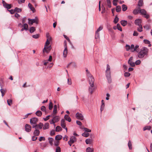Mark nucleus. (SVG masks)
I'll return each mask as SVG.
<instances>
[{
  "mask_svg": "<svg viewBox=\"0 0 152 152\" xmlns=\"http://www.w3.org/2000/svg\"><path fill=\"white\" fill-rule=\"evenodd\" d=\"M120 22L121 25L124 26H125L127 23V22L126 20H122Z\"/></svg>",
  "mask_w": 152,
  "mask_h": 152,
  "instance_id": "nucleus-21",
  "label": "nucleus"
},
{
  "mask_svg": "<svg viewBox=\"0 0 152 152\" xmlns=\"http://www.w3.org/2000/svg\"><path fill=\"white\" fill-rule=\"evenodd\" d=\"M43 126V124L42 123H40L39 124H37V129H41Z\"/></svg>",
  "mask_w": 152,
  "mask_h": 152,
  "instance_id": "nucleus-22",
  "label": "nucleus"
},
{
  "mask_svg": "<svg viewBox=\"0 0 152 152\" xmlns=\"http://www.w3.org/2000/svg\"><path fill=\"white\" fill-rule=\"evenodd\" d=\"M62 138V136L60 135H57L55 137V139L56 140H58Z\"/></svg>",
  "mask_w": 152,
  "mask_h": 152,
  "instance_id": "nucleus-31",
  "label": "nucleus"
},
{
  "mask_svg": "<svg viewBox=\"0 0 152 152\" xmlns=\"http://www.w3.org/2000/svg\"><path fill=\"white\" fill-rule=\"evenodd\" d=\"M108 7L110 8L111 7V3L110 0H106Z\"/></svg>",
  "mask_w": 152,
  "mask_h": 152,
  "instance_id": "nucleus-40",
  "label": "nucleus"
},
{
  "mask_svg": "<svg viewBox=\"0 0 152 152\" xmlns=\"http://www.w3.org/2000/svg\"><path fill=\"white\" fill-rule=\"evenodd\" d=\"M141 22V20L140 19H136L135 20V24L137 25H139Z\"/></svg>",
  "mask_w": 152,
  "mask_h": 152,
  "instance_id": "nucleus-25",
  "label": "nucleus"
},
{
  "mask_svg": "<svg viewBox=\"0 0 152 152\" xmlns=\"http://www.w3.org/2000/svg\"><path fill=\"white\" fill-rule=\"evenodd\" d=\"M49 124L48 123H46L45 124L43 127V129L44 130L47 129L49 128Z\"/></svg>",
  "mask_w": 152,
  "mask_h": 152,
  "instance_id": "nucleus-24",
  "label": "nucleus"
},
{
  "mask_svg": "<svg viewBox=\"0 0 152 152\" xmlns=\"http://www.w3.org/2000/svg\"><path fill=\"white\" fill-rule=\"evenodd\" d=\"M106 75L108 80V83H109L112 82V80L111 77L110 71V67L108 64L107 65V69L106 70Z\"/></svg>",
  "mask_w": 152,
  "mask_h": 152,
  "instance_id": "nucleus-3",
  "label": "nucleus"
},
{
  "mask_svg": "<svg viewBox=\"0 0 152 152\" xmlns=\"http://www.w3.org/2000/svg\"><path fill=\"white\" fill-rule=\"evenodd\" d=\"M118 0H113V4L114 6H116L117 5V2Z\"/></svg>",
  "mask_w": 152,
  "mask_h": 152,
  "instance_id": "nucleus-60",
  "label": "nucleus"
},
{
  "mask_svg": "<svg viewBox=\"0 0 152 152\" xmlns=\"http://www.w3.org/2000/svg\"><path fill=\"white\" fill-rule=\"evenodd\" d=\"M28 24L30 25H32L34 23H36L37 24L38 23V21L37 18H35L34 19H28Z\"/></svg>",
  "mask_w": 152,
  "mask_h": 152,
  "instance_id": "nucleus-6",
  "label": "nucleus"
},
{
  "mask_svg": "<svg viewBox=\"0 0 152 152\" xmlns=\"http://www.w3.org/2000/svg\"><path fill=\"white\" fill-rule=\"evenodd\" d=\"M76 141V138L74 136H72L70 139V140L68 142V143L70 146Z\"/></svg>",
  "mask_w": 152,
  "mask_h": 152,
  "instance_id": "nucleus-5",
  "label": "nucleus"
},
{
  "mask_svg": "<svg viewBox=\"0 0 152 152\" xmlns=\"http://www.w3.org/2000/svg\"><path fill=\"white\" fill-rule=\"evenodd\" d=\"M23 28L21 30V31H23L24 30H28V26L27 24L26 23H24L23 25Z\"/></svg>",
  "mask_w": 152,
  "mask_h": 152,
  "instance_id": "nucleus-19",
  "label": "nucleus"
},
{
  "mask_svg": "<svg viewBox=\"0 0 152 152\" xmlns=\"http://www.w3.org/2000/svg\"><path fill=\"white\" fill-rule=\"evenodd\" d=\"M0 91L1 93V95H2V96L3 97V96H4V94L6 93V89H2L1 88L0 89Z\"/></svg>",
  "mask_w": 152,
  "mask_h": 152,
  "instance_id": "nucleus-27",
  "label": "nucleus"
},
{
  "mask_svg": "<svg viewBox=\"0 0 152 152\" xmlns=\"http://www.w3.org/2000/svg\"><path fill=\"white\" fill-rule=\"evenodd\" d=\"M40 145L41 146V148L42 149H43L46 146V144H44L43 145H42V143H40Z\"/></svg>",
  "mask_w": 152,
  "mask_h": 152,
  "instance_id": "nucleus-61",
  "label": "nucleus"
},
{
  "mask_svg": "<svg viewBox=\"0 0 152 152\" xmlns=\"http://www.w3.org/2000/svg\"><path fill=\"white\" fill-rule=\"evenodd\" d=\"M61 124L62 127L63 129H65L67 132V128L66 127V123L65 122V120L64 119H62L61 120Z\"/></svg>",
  "mask_w": 152,
  "mask_h": 152,
  "instance_id": "nucleus-8",
  "label": "nucleus"
},
{
  "mask_svg": "<svg viewBox=\"0 0 152 152\" xmlns=\"http://www.w3.org/2000/svg\"><path fill=\"white\" fill-rule=\"evenodd\" d=\"M117 29H118V30L122 31V29L121 27L120 26V25L119 23H118L117 25Z\"/></svg>",
  "mask_w": 152,
  "mask_h": 152,
  "instance_id": "nucleus-44",
  "label": "nucleus"
},
{
  "mask_svg": "<svg viewBox=\"0 0 152 152\" xmlns=\"http://www.w3.org/2000/svg\"><path fill=\"white\" fill-rule=\"evenodd\" d=\"M82 135L84 137H88L89 135L88 133H83L82 134Z\"/></svg>",
  "mask_w": 152,
  "mask_h": 152,
  "instance_id": "nucleus-46",
  "label": "nucleus"
},
{
  "mask_svg": "<svg viewBox=\"0 0 152 152\" xmlns=\"http://www.w3.org/2000/svg\"><path fill=\"white\" fill-rule=\"evenodd\" d=\"M130 74L128 72H125L124 73V75L125 77H128L130 76Z\"/></svg>",
  "mask_w": 152,
  "mask_h": 152,
  "instance_id": "nucleus-56",
  "label": "nucleus"
},
{
  "mask_svg": "<svg viewBox=\"0 0 152 152\" xmlns=\"http://www.w3.org/2000/svg\"><path fill=\"white\" fill-rule=\"evenodd\" d=\"M116 11L117 12H119L121 10V7L119 6H117L115 9Z\"/></svg>",
  "mask_w": 152,
  "mask_h": 152,
  "instance_id": "nucleus-32",
  "label": "nucleus"
},
{
  "mask_svg": "<svg viewBox=\"0 0 152 152\" xmlns=\"http://www.w3.org/2000/svg\"><path fill=\"white\" fill-rule=\"evenodd\" d=\"M128 146L129 147V148L130 150H131L132 149V143L130 140H129L128 142Z\"/></svg>",
  "mask_w": 152,
  "mask_h": 152,
  "instance_id": "nucleus-37",
  "label": "nucleus"
},
{
  "mask_svg": "<svg viewBox=\"0 0 152 152\" xmlns=\"http://www.w3.org/2000/svg\"><path fill=\"white\" fill-rule=\"evenodd\" d=\"M25 129L26 132H29L31 131V127L30 125L26 124L25 126Z\"/></svg>",
  "mask_w": 152,
  "mask_h": 152,
  "instance_id": "nucleus-12",
  "label": "nucleus"
},
{
  "mask_svg": "<svg viewBox=\"0 0 152 152\" xmlns=\"http://www.w3.org/2000/svg\"><path fill=\"white\" fill-rule=\"evenodd\" d=\"M40 131L37 129H36L34 130V134L35 136H38L39 134Z\"/></svg>",
  "mask_w": 152,
  "mask_h": 152,
  "instance_id": "nucleus-18",
  "label": "nucleus"
},
{
  "mask_svg": "<svg viewBox=\"0 0 152 152\" xmlns=\"http://www.w3.org/2000/svg\"><path fill=\"white\" fill-rule=\"evenodd\" d=\"M102 28H103L102 27L100 26L97 29V30L96 32H99L100 31H101V30H102Z\"/></svg>",
  "mask_w": 152,
  "mask_h": 152,
  "instance_id": "nucleus-64",
  "label": "nucleus"
},
{
  "mask_svg": "<svg viewBox=\"0 0 152 152\" xmlns=\"http://www.w3.org/2000/svg\"><path fill=\"white\" fill-rule=\"evenodd\" d=\"M126 49L127 51H129L130 50V46L128 45H126Z\"/></svg>",
  "mask_w": 152,
  "mask_h": 152,
  "instance_id": "nucleus-54",
  "label": "nucleus"
},
{
  "mask_svg": "<svg viewBox=\"0 0 152 152\" xmlns=\"http://www.w3.org/2000/svg\"><path fill=\"white\" fill-rule=\"evenodd\" d=\"M8 104L10 106L12 103V101L11 99H8L7 100Z\"/></svg>",
  "mask_w": 152,
  "mask_h": 152,
  "instance_id": "nucleus-51",
  "label": "nucleus"
},
{
  "mask_svg": "<svg viewBox=\"0 0 152 152\" xmlns=\"http://www.w3.org/2000/svg\"><path fill=\"white\" fill-rule=\"evenodd\" d=\"M39 37V34H37L35 35H33L32 36V37L35 39H38Z\"/></svg>",
  "mask_w": 152,
  "mask_h": 152,
  "instance_id": "nucleus-48",
  "label": "nucleus"
},
{
  "mask_svg": "<svg viewBox=\"0 0 152 152\" xmlns=\"http://www.w3.org/2000/svg\"><path fill=\"white\" fill-rule=\"evenodd\" d=\"M76 117L78 119L82 120H83L84 118L82 114L78 113H77L76 114Z\"/></svg>",
  "mask_w": 152,
  "mask_h": 152,
  "instance_id": "nucleus-11",
  "label": "nucleus"
},
{
  "mask_svg": "<svg viewBox=\"0 0 152 152\" xmlns=\"http://www.w3.org/2000/svg\"><path fill=\"white\" fill-rule=\"evenodd\" d=\"M134 45L133 44L131 46H130V50H131V51L132 52H134V51H133V50L134 49Z\"/></svg>",
  "mask_w": 152,
  "mask_h": 152,
  "instance_id": "nucleus-59",
  "label": "nucleus"
},
{
  "mask_svg": "<svg viewBox=\"0 0 152 152\" xmlns=\"http://www.w3.org/2000/svg\"><path fill=\"white\" fill-rule=\"evenodd\" d=\"M51 49V45L49 46H45L43 50V53L45 52L46 53H48L50 51Z\"/></svg>",
  "mask_w": 152,
  "mask_h": 152,
  "instance_id": "nucleus-7",
  "label": "nucleus"
},
{
  "mask_svg": "<svg viewBox=\"0 0 152 152\" xmlns=\"http://www.w3.org/2000/svg\"><path fill=\"white\" fill-rule=\"evenodd\" d=\"M48 140L50 145H52L53 144V138L51 137H49Z\"/></svg>",
  "mask_w": 152,
  "mask_h": 152,
  "instance_id": "nucleus-33",
  "label": "nucleus"
},
{
  "mask_svg": "<svg viewBox=\"0 0 152 152\" xmlns=\"http://www.w3.org/2000/svg\"><path fill=\"white\" fill-rule=\"evenodd\" d=\"M94 78H91L89 80V84L90 86L89 87L88 90L91 94H92L95 89V87L94 86Z\"/></svg>",
  "mask_w": 152,
  "mask_h": 152,
  "instance_id": "nucleus-2",
  "label": "nucleus"
},
{
  "mask_svg": "<svg viewBox=\"0 0 152 152\" xmlns=\"http://www.w3.org/2000/svg\"><path fill=\"white\" fill-rule=\"evenodd\" d=\"M38 121V119L36 118H33L30 119V123L32 125L33 124H36Z\"/></svg>",
  "mask_w": 152,
  "mask_h": 152,
  "instance_id": "nucleus-9",
  "label": "nucleus"
},
{
  "mask_svg": "<svg viewBox=\"0 0 152 152\" xmlns=\"http://www.w3.org/2000/svg\"><path fill=\"white\" fill-rule=\"evenodd\" d=\"M144 27L146 29V30H148L150 28V25H146L144 26Z\"/></svg>",
  "mask_w": 152,
  "mask_h": 152,
  "instance_id": "nucleus-52",
  "label": "nucleus"
},
{
  "mask_svg": "<svg viewBox=\"0 0 152 152\" xmlns=\"http://www.w3.org/2000/svg\"><path fill=\"white\" fill-rule=\"evenodd\" d=\"M92 140L90 139H87L86 141V144H90L92 142Z\"/></svg>",
  "mask_w": 152,
  "mask_h": 152,
  "instance_id": "nucleus-28",
  "label": "nucleus"
},
{
  "mask_svg": "<svg viewBox=\"0 0 152 152\" xmlns=\"http://www.w3.org/2000/svg\"><path fill=\"white\" fill-rule=\"evenodd\" d=\"M53 107V103L51 102H50L49 106V109L50 110H52Z\"/></svg>",
  "mask_w": 152,
  "mask_h": 152,
  "instance_id": "nucleus-45",
  "label": "nucleus"
},
{
  "mask_svg": "<svg viewBox=\"0 0 152 152\" xmlns=\"http://www.w3.org/2000/svg\"><path fill=\"white\" fill-rule=\"evenodd\" d=\"M144 42L145 43V44H150V42L147 40V39H144Z\"/></svg>",
  "mask_w": 152,
  "mask_h": 152,
  "instance_id": "nucleus-63",
  "label": "nucleus"
},
{
  "mask_svg": "<svg viewBox=\"0 0 152 152\" xmlns=\"http://www.w3.org/2000/svg\"><path fill=\"white\" fill-rule=\"evenodd\" d=\"M28 6L30 9L33 11V12H35V10L34 8L30 3H28Z\"/></svg>",
  "mask_w": 152,
  "mask_h": 152,
  "instance_id": "nucleus-16",
  "label": "nucleus"
},
{
  "mask_svg": "<svg viewBox=\"0 0 152 152\" xmlns=\"http://www.w3.org/2000/svg\"><path fill=\"white\" fill-rule=\"evenodd\" d=\"M64 46L65 48L64 51L63 55L64 57L65 58L66 57L67 55V50L66 44Z\"/></svg>",
  "mask_w": 152,
  "mask_h": 152,
  "instance_id": "nucleus-13",
  "label": "nucleus"
},
{
  "mask_svg": "<svg viewBox=\"0 0 152 152\" xmlns=\"http://www.w3.org/2000/svg\"><path fill=\"white\" fill-rule=\"evenodd\" d=\"M83 129H84V131L86 132H91V130L88 129L86 128H83Z\"/></svg>",
  "mask_w": 152,
  "mask_h": 152,
  "instance_id": "nucleus-50",
  "label": "nucleus"
},
{
  "mask_svg": "<svg viewBox=\"0 0 152 152\" xmlns=\"http://www.w3.org/2000/svg\"><path fill=\"white\" fill-rule=\"evenodd\" d=\"M45 137H39V141H41L42 140L45 141Z\"/></svg>",
  "mask_w": 152,
  "mask_h": 152,
  "instance_id": "nucleus-53",
  "label": "nucleus"
},
{
  "mask_svg": "<svg viewBox=\"0 0 152 152\" xmlns=\"http://www.w3.org/2000/svg\"><path fill=\"white\" fill-rule=\"evenodd\" d=\"M140 7H138L134 9L133 12V14L134 15H137L139 13H140Z\"/></svg>",
  "mask_w": 152,
  "mask_h": 152,
  "instance_id": "nucleus-15",
  "label": "nucleus"
},
{
  "mask_svg": "<svg viewBox=\"0 0 152 152\" xmlns=\"http://www.w3.org/2000/svg\"><path fill=\"white\" fill-rule=\"evenodd\" d=\"M62 129L61 127L59 126H57L56 129V132H60L62 130Z\"/></svg>",
  "mask_w": 152,
  "mask_h": 152,
  "instance_id": "nucleus-42",
  "label": "nucleus"
},
{
  "mask_svg": "<svg viewBox=\"0 0 152 152\" xmlns=\"http://www.w3.org/2000/svg\"><path fill=\"white\" fill-rule=\"evenodd\" d=\"M139 27L137 28V31L140 32H141L142 31V27L141 25H140L138 26Z\"/></svg>",
  "mask_w": 152,
  "mask_h": 152,
  "instance_id": "nucleus-35",
  "label": "nucleus"
},
{
  "mask_svg": "<svg viewBox=\"0 0 152 152\" xmlns=\"http://www.w3.org/2000/svg\"><path fill=\"white\" fill-rule=\"evenodd\" d=\"M86 152H93L94 150L90 147H88L86 149Z\"/></svg>",
  "mask_w": 152,
  "mask_h": 152,
  "instance_id": "nucleus-30",
  "label": "nucleus"
},
{
  "mask_svg": "<svg viewBox=\"0 0 152 152\" xmlns=\"http://www.w3.org/2000/svg\"><path fill=\"white\" fill-rule=\"evenodd\" d=\"M70 65H71L73 67L76 68V64L75 63H70L69 64L67 67H68Z\"/></svg>",
  "mask_w": 152,
  "mask_h": 152,
  "instance_id": "nucleus-36",
  "label": "nucleus"
},
{
  "mask_svg": "<svg viewBox=\"0 0 152 152\" xmlns=\"http://www.w3.org/2000/svg\"><path fill=\"white\" fill-rule=\"evenodd\" d=\"M46 107L44 106H42L41 107V110L42 111L46 112Z\"/></svg>",
  "mask_w": 152,
  "mask_h": 152,
  "instance_id": "nucleus-49",
  "label": "nucleus"
},
{
  "mask_svg": "<svg viewBox=\"0 0 152 152\" xmlns=\"http://www.w3.org/2000/svg\"><path fill=\"white\" fill-rule=\"evenodd\" d=\"M61 148L59 146H57L56 149V152H61Z\"/></svg>",
  "mask_w": 152,
  "mask_h": 152,
  "instance_id": "nucleus-55",
  "label": "nucleus"
},
{
  "mask_svg": "<svg viewBox=\"0 0 152 152\" xmlns=\"http://www.w3.org/2000/svg\"><path fill=\"white\" fill-rule=\"evenodd\" d=\"M67 83L69 85H71L72 84L71 80V79H69V78L67 80Z\"/></svg>",
  "mask_w": 152,
  "mask_h": 152,
  "instance_id": "nucleus-62",
  "label": "nucleus"
},
{
  "mask_svg": "<svg viewBox=\"0 0 152 152\" xmlns=\"http://www.w3.org/2000/svg\"><path fill=\"white\" fill-rule=\"evenodd\" d=\"M95 38L96 39H99V32H96Z\"/></svg>",
  "mask_w": 152,
  "mask_h": 152,
  "instance_id": "nucleus-43",
  "label": "nucleus"
},
{
  "mask_svg": "<svg viewBox=\"0 0 152 152\" xmlns=\"http://www.w3.org/2000/svg\"><path fill=\"white\" fill-rule=\"evenodd\" d=\"M140 13L141 14V15H143L144 16V17L147 19H148L149 18V15L147 14L146 11L144 9H141L140 8Z\"/></svg>",
  "mask_w": 152,
  "mask_h": 152,
  "instance_id": "nucleus-4",
  "label": "nucleus"
},
{
  "mask_svg": "<svg viewBox=\"0 0 152 152\" xmlns=\"http://www.w3.org/2000/svg\"><path fill=\"white\" fill-rule=\"evenodd\" d=\"M141 63V61L140 60H137L135 63V64L137 65H138L140 64Z\"/></svg>",
  "mask_w": 152,
  "mask_h": 152,
  "instance_id": "nucleus-58",
  "label": "nucleus"
},
{
  "mask_svg": "<svg viewBox=\"0 0 152 152\" xmlns=\"http://www.w3.org/2000/svg\"><path fill=\"white\" fill-rule=\"evenodd\" d=\"M36 115L38 116H41L42 115V112L40 110L37 111L36 113Z\"/></svg>",
  "mask_w": 152,
  "mask_h": 152,
  "instance_id": "nucleus-38",
  "label": "nucleus"
},
{
  "mask_svg": "<svg viewBox=\"0 0 152 152\" xmlns=\"http://www.w3.org/2000/svg\"><path fill=\"white\" fill-rule=\"evenodd\" d=\"M128 64H129L132 67H134L135 66V63L134 62H132V61H130V62L128 61Z\"/></svg>",
  "mask_w": 152,
  "mask_h": 152,
  "instance_id": "nucleus-39",
  "label": "nucleus"
},
{
  "mask_svg": "<svg viewBox=\"0 0 152 152\" xmlns=\"http://www.w3.org/2000/svg\"><path fill=\"white\" fill-rule=\"evenodd\" d=\"M86 72L87 73V74L88 77V80H89V79L91 78H94L92 75L88 71L87 69L86 70Z\"/></svg>",
  "mask_w": 152,
  "mask_h": 152,
  "instance_id": "nucleus-17",
  "label": "nucleus"
},
{
  "mask_svg": "<svg viewBox=\"0 0 152 152\" xmlns=\"http://www.w3.org/2000/svg\"><path fill=\"white\" fill-rule=\"evenodd\" d=\"M2 3L4 7L7 9H10L12 7V5L6 3L4 1H2Z\"/></svg>",
  "mask_w": 152,
  "mask_h": 152,
  "instance_id": "nucleus-10",
  "label": "nucleus"
},
{
  "mask_svg": "<svg viewBox=\"0 0 152 152\" xmlns=\"http://www.w3.org/2000/svg\"><path fill=\"white\" fill-rule=\"evenodd\" d=\"M148 50L146 47H143L141 49L140 51L138 53L137 56L139 58H141L147 55L148 52Z\"/></svg>",
  "mask_w": 152,
  "mask_h": 152,
  "instance_id": "nucleus-1",
  "label": "nucleus"
},
{
  "mask_svg": "<svg viewBox=\"0 0 152 152\" xmlns=\"http://www.w3.org/2000/svg\"><path fill=\"white\" fill-rule=\"evenodd\" d=\"M57 106L56 105H55L54 106L53 113L51 114V115H55L57 113Z\"/></svg>",
  "mask_w": 152,
  "mask_h": 152,
  "instance_id": "nucleus-14",
  "label": "nucleus"
},
{
  "mask_svg": "<svg viewBox=\"0 0 152 152\" xmlns=\"http://www.w3.org/2000/svg\"><path fill=\"white\" fill-rule=\"evenodd\" d=\"M122 10L123 11H126L127 9V6L125 4H123L122 6Z\"/></svg>",
  "mask_w": 152,
  "mask_h": 152,
  "instance_id": "nucleus-34",
  "label": "nucleus"
},
{
  "mask_svg": "<svg viewBox=\"0 0 152 152\" xmlns=\"http://www.w3.org/2000/svg\"><path fill=\"white\" fill-rule=\"evenodd\" d=\"M53 119L55 122H57L59 120V118L58 116H54Z\"/></svg>",
  "mask_w": 152,
  "mask_h": 152,
  "instance_id": "nucleus-29",
  "label": "nucleus"
},
{
  "mask_svg": "<svg viewBox=\"0 0 152 152\" xmlns=\"http://www.w3.org/2000/svg\"><path fill=\"white\" fill-rule=\"evenodd\" d=\"M36 30L35 28L34 27L32 26L30 28L29 31L31 33H32L34 32Z\"/></svg>",
  "mask_w": 152,
  "mask_h": 152,
  "instance_id": "nucleus-26",
  "label": "nucleus"
},
{
  "mask_svg": "<svg viewBox=\"0 0 152 152\" xmlns=\"http://www.w3.org/2000/svg\"><path fill=\"white\" fill-rule=\"evenodd\" d=\"M118 20L119 18L117 17L116 16L113 22L115 23H116L118 22Z\"/></svg>",
  "mask_w": 152,
  "mask_h": 152,
  "instance_id": "nucleus-47",
  "label": "nucleus"
},
{
  "mask_svg": "<svg viewBox=\"0 0 152 152\" xmlns=\"http://www.w3.org/2000/svg\"><path fill=\"white\" fill-rule=\"evenodd\" d=\"M139 47V46L138 45H136L135 47H134V48L133 50V51H134V52L135 51H137V48H138Z\"/></svg>",
  "mask_w": 152,
  "mask_h": 152,
  "instance_id": "nucleus-57",
  "label": "nucleus"
},
{
  "mask_svg": "<svg viewBox=\"0 0 152 152\" xmlns=\"http://www.w3.org/2000/svg\"><path fill=\"white\" fill-rule=\"evenodd\" d=\"M64 118L66 120L68 121L69 122H71V118L67 115H65L64 117Z\"/></svg>",
  "mask_w": 152,
  "mask_h": 152,
  "instance_id": "nucleus-23",
  "label": "nucleus"
},
{
  "mask_svg": "<svg viewBox=\"0 0 152 152\" xmlns=\"http://www.w3.org/2000/svg\"><path fill=\"white\" fill-rule=\"evenodd\" d=\"M151 129V127L150 126H145L143 128V130L145 131L146 130H150Z\"/></svg>",
  "mask_w": 152,
  "mask_h": 152,
  "instance_id": "nucleus-41",
  "label": "nucleus"
},
{
  "mask_svg": "<svg viewBox=\"0 0 152 152\" xmlns=\"http://www.w3.org/2000/svg\"><path fill=\"white\" fill-rule=\"evenodd\" d=\"M143 0H140L138 3L137 6L139 7H140L143 6Z\"/></svg>",
  "mask_w": 152,
  "mask_h": 152,
  "instance_id": "nucleus-20",
  "label": "nucleus"
}]
</instances>
